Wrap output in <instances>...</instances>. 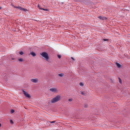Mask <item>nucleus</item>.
I'll use <instances>...</instances> for the list:
<instances>
[{
	"label": "nucleus",
	"mask_w": 130,
	"mask_h": 130,
	"mask_svg": "<svg viewBox=\"0 0 130 130\" xmlns=\"http://www.w3.org/2000/svg\"><path fill=\"white\" fill-rule=\"evenodd\" d=\"M14 112V110H13V109H12L11 110V113H13Z\"/></svg>",
	"instance_id": "17"
},
{
	"label": "nucleus",
	"mask_w": 130,
	"mask_h": 130,
	"mask_svg": "<svg viewBox=\"0 0 130 130\" xmlns=\"http://www.w3.org/2000/svg\"><path fill=\"white\" fill-rule=\"evenodd\" d=\"M103 40H104V41H107V39H104Z\"/></svg>",
	"instance_id": "27"
},
{
	"label": "nucleus",
	"mask_w": 130,
	"mask_h": 130,
	"mask_svg": "<svg viewBox=\"0 0 130 130\" xmlns=\"http://www.w3.org/2000/svg\"><path fill=\"white\" fill-rule=\"evenodd\" d=\"M23 92L24 94L26 97L29 98L30 97V95L27 92L25 91L24 90H23Z\"/></svg>",
	"instance_id": "4"
},
{
	"label": "nucleus",
	"mask_w": 130,
	"mask_h": 130,
	"mask_svg": "<svg viewBox=\"0 0 130 130\" xmlns=\"http://www.w3.org/2000/svg\"><path fill=\"white\" fill-rule=\"evenodd\" d=\"M10 57L11 58V59L13 60L15 59L13 58L14 57L13 55H10Z\"/></svg>",
	"instance_id": "12"
},
{
	"label": "nucleus",
	"mask_w": 130,
	"mask_h": 130,
	"mask_svg": "<svg viewBox=\"0 0 130 130\" xmlns=\"http://www.w3.org/2000/svg\"><path fill=\"white\" fill-rule=\"evenodd\" d=\"M98 18L101 20H106L107 19L106 17H105L100 16L98 17Z\"/></svg>",
	"instance_id": "6"
},
{
	"label": "nucleus",
	"mask_w": 130,
	"mask_h": 130,
	"mask_svg": "<svg viewBox=\"0 0 130 130\" xmlns=\"http://www.w3.org/2000/svg\"><path fill=\"white\" fill-rule=\"evenodd\" d=\"M60 99V96L59 95H57L51 100V102L52 103H54L59 101Z\"/></svg>",
	"instance_id": "1"
},
{
	"label": "nucleus",
	"mask_w": 130,
	"mask_h": 130,
	"mask_svg": "<svg viewBox=\"0 0 130 130\" xmlns=\"http://www.w3.org/2000/svg\"><path fill=\"white\" fill-rule=\"evenodd\" d=\"M58 75L61 77H62L64 76V74L63 73H61L58 74Z\"/></svg>",
	"instance_id": "13"
},
{
	"label": "nucleus",
	"mask_w": 130,
	"mask_h": 130,
	"mask_svg": "<svg viewBox=\"0 0 130 130\" xmlns=\"http://www.w3.org/2000/svg\"><path fill=\"white\" fill-rule=\"evenodd\" d=\"M42 10H45V11H48V9H43V8H42Z\"/></svg>",
	"instance_id": "22"
},
{
	"label": "nucleus",
	"mask_w": 130,
	"mask_h": 130,
	"mask_svg": "<svg viewBox=\"0 0 130 130\" xmlns=\"http://www.w3.org/2000/svg\"><path fill=\"white\" fill-rule=\"evenodd\" d=\"M58 58L59 59H60V58H61V56L60 55H58Z\"/></svg>",
	"instance_id": "24"
},
{
	"label": "nucleus",
	"mask_w": 130,
	"mask_h": 130,
	"mask_svg": "<svg viewBox=\"0 0 130 130\" xmlns=\"http://www.w3.org/2000/svg\"><path fill=\"white\" fill-rule=\"evenodd\" d=\"M10 123L12 124H13V122L12 121V120L11 119V120H10Z\"/></svg>",
	"instance_id": "20"
},
{
	"label": "nucleus",
	"mask_w": 130,
	"mask_h": 130,
	"mask_svg": "<svg viewBox=\"0 0 130 130\" xmlns=\"http://www.w3.org/2000/svg\"><path fill=\"white\" fill-rule=\"evenodd\" d=\"M79 85L81 86H84V84L83 83L80 82L79 83Z\"/></svg>",
	"instance_id": "14"
},
{
	"label": "nucleus",
	"mask_w": 130,
	"mask_h": 130,
	"mask_svg": "<svg viewBox=\"0 0 130 130\" xmlns=\"http://www.w3.org/2000/svg\"><path fill=\"white\" fill-rule=\"evenodd\" d=\"M68 101L70 102L72 101V99H69Z\"/></svg>",
	"instance_id": "21"
},
{
	"label": "nucleus",
	"mask_w": 130,
	"mask_h": 130,
	"mask_svg": "<svg viewBox=\"0 0 130 130\" xmlns=\"http://www.w3.org/2000/svg\"><path fill=\"white\" fill-rule=\"evenodd\" d=\"M84 106L85 108H87V104L85 105Z\"/></svg>",
	"instance_id": "23"
},
{
	"label": "nucleus",
	"mask_w": 130,
	"mask_h": 130,
	"mask_svg": "<svg viewBox=\"0 0 130 130\" xmlns=\"http://www.w3.org/2000/svg\"><path fill=\"white\" fill-rule=\"evenodd\" d=\"M2 9V8L1 7H0V9Z\"/></svg>",
	"instance_id": "28"
},
{
	"label": "nucleus",
	"mask_w": 130,
	"mask_h": 130,
	"mask_svg": "<svg viewBox=\"0 0 130 130\" xmlns=\"http://www.w3.org/2000/svg\"><path fill=\"white\" fill-rule=\"evenodd\" d=\"M81 94H83L84 95H86V93L84 91L82 92Z\"/></svg>",
	"instance_id": "16"
},
{
	"label": "nucleus",
	"mask_w": 130,
	"mask_h": 130,
	"mask_svg": "<svg viewBox=\"0 0 130 130\" xmlns=\"http://www.w3.org/2000/svg\"><path fill=\"white\" fill-rule=\"evenodd\" d=\"M19 9L21 10L24 11H26L27 10V9L23 8H22L20 7V8H19Z\"/></svg>",
	"instance_id": "11"
},
{
	"label": "nucleus",
	"mask_w": 130,
	"mask_h": 130,
	"mask_svg": "<svg viewBox=\"0 0 130 130\" xmlns=\"http://www.w3.org/2000/svg\"><path fill=\"white\" fill-rule=\"evenodd\" d=\"M1 126V123H0V127Z\"/></svg>",
	"instance_id": "29"
},
{
	"label": "nucleus",
	"mask_w": 130,
	"mask_h": 130,
	"mask_svg": "<svg viewBox=\"0 0 130 130\" xmlns=\"http://www.w3.org/2000/svg\"><path fill=\"white\" fill-rule=\"evenodd\" d=\"M38 7H39V8L40 9H42V8H41V7L39 6V5H38Z\"/></svg>",
	"instance_id": "26"
},
{
	"label": "nucleus",
	"mask_w": 130,
	"mask_h": 130,
	"mask_svg": "<svg viewBox=\"0 0 130 130\" xmlns=\"http://www.w3.org/2000/svg\"><path fill=\"white\" fill-rule=\"evenodd\" d=\"M119 78V83H121V79L119 77V78Z\"/></svg>",
	"instance_id": "19"
},
{
	"label": "nucleus",
	"mask_w": 130,
	"mask_h": 130,
	"mask_svg": "<svg viewBox=\"0 0 130 130\" xmlns=\"http://www.w3.org/2000/svg\"><path fill=\"white\" fill-rule=\"evenodd\" d=\"M40 54L47 61H48L49 57L47 53L45 52H43L40 53Z\"/></svg>",
	"instance_id": "2"
},
{
	"label": "nucleus",
	"mask_w": 130,
	"mask_h": 130,
	"mask_svg": "<svg viewBox=\"0 0 130 130\" xmlns=\"http://www.w3.org/2000/svg\"><path fill=\"white\" fill-rule=\"evenodd\" d=\"M19 53L21 55H22L24 53L22 51L21 52H20Z\"/></svg>",
	"instance_id": "18"
},
{
	"label": "nucleus",
	"mask_w": 130,
	"mask_h": 130,
	"mask_svg": "<svg viewBox=\"0 0 130 130\" xmlns=\"http://www.w3.org/2000/svg\"><path fill=\"white\" fill-rule=\"evenodd\" d=\"M71 58L74 61H75V59L72 57H71Z\"/></svg>",
	"instance_id": "25"
},
{
	"label": "nucleus",
	"mask_w": 130,
	"mask_h": 130,
	"mask_svg": "<svg viewBox=\"0 0 130 130\" xmlns=\"http://www.w3.org/2000/svg\"><path fill=\"white\" fill-rule=\"evenodd\" d=\"M116 64L118 67L119 68H120L121 66V65L118 63H116Z\"/></svg>",
	"instance_id": "10"
},
{
	"label": "nucleus",
	"mask_w": 130,
	"mask_h": 130,
	"mask_svg": "<svg viewBox=\"0 0 130 130\" xmlns=\"http://www.w3.org/2000/svg\"><path fill=\"white\" fill-rule=\"evenodd\" d=\"M49 122L50 123H52V125H54L55 124H56V121H50Z\"/></svg>",
	"instance_id": "7"
},
{
	"label": "nucleus",
	"mask_w": 130,
	"mask_h": 130,
	"mask_svg": "<svg viewBox=\"0 0 130 130\" xmlns=\"http://www.w3.org/2000/svg\"><path fill=\"white\" fill-rule=\"evenodd\" d=\"M11 5L14 7L19 9V8H20V7L15 6L12 4H11Z\"/></svg>",
	"instance_id": "9"
},
{
	"label": "nucleus",
	"mask_w": 130,
	"mask_h": 130,
	"mask_svg": "<svg viewBox=\"0 0 130 130\" xmlns=\"http://www.w3.org/2000/svg\"><path fill=\"white\" fill-rule=\"evenodd\" d=\"M18 60L20 62H22L23 61V59L21 58L19 59Z\"/></svg>",
	"instance_id": "15"
},
{
	"label": "nucleus",
	"mask_w": 130,
	"mask_h": 130,
	"mask_svg": "<svg viewBox=\"0 0 130 130\" xmlns=\"http://www.w3.org/2000/svg\"><path fill=\"white\" fill-rule=\"evenodd\" d=\"M49 90L50 91L54 93H57L58 90L56 88H51Z\"/></svg>",
	"instance_id": "3"
},
{
	"label": "nucleus",
	"mask_w": 130,
	"mask_h": 130,
	"mask_svg": "<svg viewBox=\"0 0 130 130\" xmlns=\"http://www.w3.org/2000/svg\"><path fill=\"white\" fill-rule=\"evenodd\" d=\"M30 80L33 83H36L38 82V79L37 78L35 79H31Z\"/></svg>",
	"instance_id": "5"
},
{
	"label": "nucleus",
	"mask_w": 130,
	"mask_h": 130,
	"mask_svg": "<svg viewBox=\"0 0 130 130\" xmlns=\"http://www.w3.org/2000/svg\"><path fill=\"white\" fill-rule=\"evenodd\" d=\"M30 54L33 57H35L36 56V54L33 52H31Z\"/></svg>",
	"instance_id": "8"
}]
</instances>
